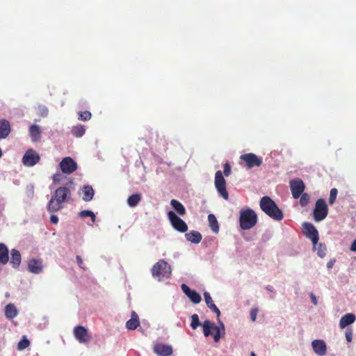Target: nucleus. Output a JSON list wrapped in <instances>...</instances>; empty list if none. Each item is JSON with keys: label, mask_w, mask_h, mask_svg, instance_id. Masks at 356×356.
<instances>
[{"label": "nucleus", "mask_w": 356, "mask_h": 356, "mask_svg": "<svg viewBox=\"0 0 356 356\" xmlns=\"http://www.w3.org/2000/svg\"><path fill=\"white\" fill-rule=\"evenodd\" d=\"M70 196L71 192L68 188L65 186L58 188L48 203V211L53 213L61 209L63 204L67 202Z\"/></svg>", "instance_id": "obj_1"}, {"label": "nucleus", "mask_w": 356, "mask_h": 356, "mask_svg": "<svg viewBox=\"0 0 356 356\" xmlns=\"http://www.w3.org/2000/svg\"><path fill=\"white\" fill-rule=\"evenodd\" d=\"M259 205L261 209L272 219L277 221L283 219L282 211L270 197L264 196L261 197Z\"/></svg>", "instance_id": "obj_2"}, {"label": "nucleus", "mask_w": 356, "mask_h": 356, "mask_svg": "<svg viewBox=\"0 0 356 356\" xmlns=\"http://www.w3.org/2000/svg\"><path fill=\"white\" fill-rule=\"evenodd\" d=\"M257 222V216L251 209L240 211L239 224L243 230L252 228Z\"/></svg>", "instance_id": "obj_3"}, {"label": "nucleus", "mask_w": 356, "mask_h": 356, "mask_svg": "<svg viewBox=\"0 0 356 356\" xmlns=\"http://www.w3.org/2000/svg\"><path fill=\"white\" fill-rule=\"evenodd\" d=\"M171 273L170 266L163 259L156 262L152 268V276L159 281L168 278Z\"/></svg>", "instance_id": "obj_4"}, {"label": "nucleus", "mask_w": 356, "mask_h": 356, "mask_svg": "<svg viewBox=\"0 0 356 356\" xmlns=\"http://www.w3.org/2000/svg\"><path fill=\"white\" fill-rule=\"evenodd\" d=\"M328 214V207L323 199H318L315 204L313 211L314 220L320 222L324 220Z\"/></svg>", "instance_id": "obj_5"}, {"label": "nucleus", "mask_w": 356, "mask_h": 356, "mask_svg": "<svg viewBox=\"0 0 356 356\" xmlns=\"http://www.w3.org/2000/svg\"><path fill=\"white\" fill-rule=\"evenodd\" d=\"M168 217L171 225L175 230L181 233H184L188 230L187 224L181 218L177 216L174 211H170L168 213Z\"/></svg>", "instance_id": "obj_6"}, {"label": "nucleus", "mask_w": 356, "mask_h": 356, "mask_svg": "<svg viewBox=\"0 0 356 356\" xmlns=\"http://www.w3.org/2000/svg\"><path fill=\"white\" fill-rule=\"evenodd\" d=\"M215 186L220 194L225 200H227L229 194L226 189V181L220 170H218L215 175Z\"/></svg>", "instance_id": "obj_7"}, {"label": "nucleus", "mask_w": 356, "mask_h": 356, "mask_svg": "<svg viewBox=\"0 0 356 356\" xmlns=\"http://www.w3.org/2000/svg\"><path fill=\"white\" fill-rule=\"evenodd\" d=\"M40 160L39 154L33 149H29L24 154L22 162L26 167H33Z\"/></svg>", "instance_id": "obj_8"}, {"label": "nucleus", "mask_w": 356, "mask_h": 356, "mask_svg": "<svg viewBox=\"0 0 356 356\" xmlns=\"http://www.w3.org/2000/svg\"><path fill=\"white\" fill-rule=\"evenodd\" d=\"M74 337L81 343H88L91 340V335L88 330L82 325L76 326L73 330Z\"/></svg>", "instance_id": "obj_9"}, {"label": "nucleus", "mask_w": 356, "mask_h": 356, "mask_svg": "<svg viewBox=\"0 0 356 356\" xmlns=\"http://www.w3.org/2000/svg\"><path fill=\"white\" fill-rule=\"evenodd\" d=\"M240 159L245 163L247 168L249 169L254 167H259L262 164V159L253 153L242 154L240 156Z\"/></svg>", "instance_id": "obj_10"}, {"label": "nucleus", "mask_w": 356, "mask_h": 356, "mask_svg": "<svg viewBox=\"0 0 356 356\" xmlns=\"http://www.w3.org/2000/svg\"><path fill=\"white\" fill-rule=\"evenodd\" d=\"M203 332L205 337H209L211 334V330L215 331L213 339L215 342H218L220 339V330L218 327L216 326L213 323L209 320H205L202 323Z\"/></svg>", "instance_id": "obj_11"}, {"label": "nucleus", "mask_w": 356, "mask_h": 356, "mask_svg": "<svg viewBox=\"0 0 356 356\" xmlns=\"http://www.w3.org/2000/svg\"><path fill=\"white\" fill-rule=\"evenodd\" d=\"M292 196L294 199L300 197L303 193L305 186L303 181L299 178L291 179L289 182Z\"/></svg>", "instance_id": "obj_12"}, {"label": "nucleus", "mask_w": 356, "mask_h": 356, "mask_svg": "<svg viewBox=\"0 0 356 356\" xmlns=\"http://www.w3.org/2000/svg\"><path fill=\"white\" fill-rule=\"evenodd\" d=\"M303 227L304 234L307 238L311 239L313 245L316 246V243H318L319 239L318 230L312 223L309 222H305L303 224Z\"/></svg>", "instance_id": "obj_13"}, {"label": "nucleus", "mask_w": 356, "mask_h": 356, "mask_svg": "<svg viewBox=\"0 0 356 356\" xmlns=\"http://www.w3.org/2000/svg\"><path fill=\"white\" fill-rule=\"evenodd\" d=\"M60 168L64 174H72L77 169L76 163L71 157H65L60 163Z\"/></svg>", "instance_id": "obj_14"}, {"label": "nucleus", "mask_w": 356, "mask_h": 356, "mask_svg": "<svg viewBox=\"0 0 356 356\" xmlns=\"http://www.w3.org/2000/svg\"><path fill=\"white\" fill-rule=\"evenodd\" d=\"M182 291L190 298V300L195 304H198L201 302L202 298L200 295L195 291L191 290L186 284H183L181 286Z\"/></svg>", "instance_id": "obj_15"}, {"label": "nucleus", "mask_w": 356, "mask_h": 356, "mask_svg": "<svg viewBox=\"0 0 356 356\" xmlns=\"http://www.w3.org/2000/svg\"><path fill=\"white\" fill-rule=\"evenodd\" d=\"M312 347L314 352L320 356H323L327 352V346L325 342L321 339H315L312 342Z\"/></svg>", "instance_id": "obj_16"}, {"label": "nucleus", "mask_w": 356, "mask_h": 356, "mask_svg": "<svg viewBox=\"0 0 356 356\" xmlns=\"http://www.w3.org/2000/svg\"><path fill=\"white\" fill-rule=\"evenodd\" d=\"M154 352L160 356H170L172 354L171 346L163 343H156L153 348Z\"/></svg>", "instance_id": "obj_17"}, {"label": "nucleus", "mask_w": 356, "mask_h": 356, "mask_svg": "<svg viewBox=\"0 0 356 356\" xmlns=\"http://www.w3.org/2000/svg\"><path fill=\"white\" fill-rule=\"evenodd\" d=\"M29 270L34 274H39L42 273L43 266L40 259H33L29 260L28 263Z\"/></svg>", "instance_id": "obj_18"}, {"label": "nucleus", "mask_w": 356, "mask_h": 356, "mask_svg": "<svg viewBox=\"0 0 356 356\" xmlns=\"http://www.w3.org/2000/svg\"><path fill=\"white\" fill-rule=\"evenodd\" d=\"M356 319V316L355 314L351 313H348L345 315H343L340 321H339V327L341 329H343L346 327L353 324Z\"/></svg>", "instance_id": "obj_19"}, {"label": "nucleus", "mask_w": 356, "mask_h": 356, "mask_svg": "<svg viewBox=\"0 0 356 356\" xmlns=\"http://www.w3.org/2000/svg\"><path fill=\"white\" fill-rule=\"evenodd\" d=\"M11 128L10 122L5 119L0 120V138H6L10 133Z\"/></svg>", "instance_id": "obj_20"}, {"label": "nucleus", "mask_w": 356, "mask_h": 356, "mask_svg": "<svg viewBox=\"0 0 356 356\" xmlns=\"http://www.w3.org/2000/svg\"><path fill=\"white\" fill-rule=\"evenodd\" d=\"M140 325L139 318L135 312H132L131 318L126 323V327L128 330H134Z\"/></svg>", "instance_id": "obj_21"}, {"label": "nucleus", "mask_w": 356, "mask_h": 356, "mask_svg": "<svg viewBox=\"0 0 356 356\" xmlns=\"http://www.w3.org/2000/svg\"><path fill=\"white\" fill-rule=\"evenodd\" d=\"M18 314V310L13 303H8L5 307V316L8 320H12Z\"/></svg>", "instance_id": "obj_22"}, {"label": "nucleus", "mask_w": 356, "mask_h": 356, "mask_svg": "<svg viewBox=\"0 0 356 356\" xmlns=\"http://www.w3.org/2000/svg\"><path fill=\"white\" fill-rule=\"evenodd\" d=\"M29 134L32 141L37 142L41 138V129L38 125L33 124L29 127Z\"/></svg>", "instance_id": "obj_23"}, {"label": "nucleus", "mask_w": 356, "mask_h": 356, "mask_svg": "<svg viewBox=\"0 0 356 356\" xmlns=\"http://www.w3.org/2000/svg\"><path fill=\"white\" fill-rule=\"evenodd\" d=\"M185 237L187 241L195 244L199 243L202 238L201 234L199 232L195 230L186 233L185 234Z\"/></svg>", "instance_id": "obj_24"}, {"label": "nucleus", "mask_w": 356, "mask_h": 356, "mask_svg": "<svg viewBox=\"0 0 356 356\" xmlns=\"http://www.w3.org/2000/svg\"><path fill=\"white\" fill-rule=\"evenodd\" d=\"M22 257L20 252L15 249L11 250L10 264L12 266L17 268L21 264Z\"/></svg>", "instance_id": "obj_25"}, {"label": "nucleus", "mask_w": 356, "mask_h": 356, "mask_svg": "<svg viewBox=\"0 0 356 356\" xmlns=\"http://www.w3.org/2000/svg\"><path fill=\"white\" fill-rule=\"evenodd\" d=\"M9 260L8 249L4 243H0V263L6 264Z\"/></svg>", "instance_id": "obj_26"}, {"label": "nucleus", "mask_w": 356, "mask_h": 356, "mask_svg": "<svg viewBox=\"0 0 356 356\" xmlns=\"http://www.w3.org/2000/svg\"><path fill=\"white\" fill-rule=\"evenodd\" d=\"M83 200L86 202L92 200L94 196V190L91 186H84L82 188Z\"/></svg>", "instance_id": "obj_27"}, {"label": "nucleus", "mask_w": 356, "mask_h": 356, "mask_svg": "<svg viewBox=\"0 0 356 356\" xmlns=\"http://www.w3.org/2000/svg\"><path fill=\"white\" fill-rule=\"evenodd\" d=\"M170 204L179 215L184 216L186 213L184 206L178 200H172L170 201Z\"/></svg>", "instance_id": "obj_28"}, {"label": "nucleus", "mask_w": 356, "mask_h": 356, "mask_svg": "<svg viewBox=\"0 0 356 356\" xmlns=\"http://www.w3.org/2000/svg\"><path fill=\"white\" fill-rule=\"evenodd\" d=\"M208 221L211 230L214 233L219 232V225L215 215L211 213L208 216Z\"/></svg>", "instance_id": "obj_29"}, {"label": "nucleus", "mask_w": 356, "mask_h": 356, "mask_svg": "<svg viewBox=\"0 0 356 356\" xmlns=\"http://www.w3.org/2000/svg\"><path fill=\"white\" fill-rule=\"evenodd\" d=\"M142 199V196L139 193H135L130 195L127 199V204L131 207H135L138 204Z\"/></svg>", "instance_id": "obj_30"}, {"label": "nucleus", "mask_w": 356, "mask_h": 356, "mask_svg": "<svg viewBox=\"0 0 356 356\" xmlns=\"http://www.w3.org/2000/svg\"><path fill=\"white\" fill-rule=\"evenodd\" d=\"M85 132L86 129L84 126L81 124H77L76 126H74L72 129V135L76 138L83 136Z\"/></svg>", "instance_id": "obj_31"}, {"label": "nucleus", "mask_w": 356, "mask_h": 356, "mask_svg": "<svg viewBox=\"0 0 356 356\" xmlns=\"http://www.w3.org/2000/svg\"><path fill=\"white\" fill-rule=\"evenodd\" d=\"M313 248L317 252V254L321 257L323 258L326 255V245L323 243H316V246L313 245Z\"/></svg>", "instance_id": "obj_32"}, {"label": "nucleus", "mask_w": 356, "mask_h": 356, "mask_svg": "<svg viewBox=\"0 0 356 356\" xmlns=\"http://www.w3.org/2000/svg\"><path fill=\"white\" fill-rule=\"evenodd\" d=\"M29 345L30 341L26 336H24L17 344V349L19 350H24L25 348H28Z\"/></svg>", "instance_id": "obj_33"}, {"label": "nucleus", "mask_w": 356, "mask_h": 356, "mask_svg": "<svg viewBox=\"0 0 356 356\" xmlns=\"http://www.w3.org/2000/svg\"><path fill=\"white\" fill-rule=\"evenodd\" d=\"M202 325L199 320V316L197 314H194L191 316V326L193 330H196L197 327Z\"/></svg>", "instance_id": "obj_34"}, {"label": "nucleus", "mask_w": 356, "mask_h": 356, "mask_svg": "<svg viewBox=\"0 0 356 356\" xmlns=\"http://www.w3.org/2000/svg\"><path fill=\"white\" fill-rule=\"evenodd\" d=\"M79 216L81 218L90 217L92 222H95L96 218L95 213L89 210H84L81 211L79 213Z\"/></svg>", "instance_id": "obj_35"}, {"label": "nucleus", "mask_w": 356, "mask_h": 356, "mask_svg": "<svg viewBox=\"0 0 356 356\" xmlns=\"http://www.w3.org/2000/svg\"><path fill=\"white\" fill-rule=\"evenodd\" d=\"M309 202V196L307 193H302L300 196V204L301 207H306Z\"/></svg>", "instance_id": "obj_36"}, {"label": "nucleus", "mask_w": 356, "mask_h": 356, "mask_svg": "<svg viewBox=\"0 0 356 356\" xmlns=\"http://www.w3.org/2000/svg\"><path fill=\"white\" fill-rule=\"evenodd\" d=\"M337 193H338V191L337 188H333L330 190V197H329V200H328L330 204H334V202L336 200Z\"/></svg>", "instance_id": "obj_37"}, {"label": "nucleus", "mask_w": 356, "mask_h": 356, "mask_svg": "<svg viewBox=\"0 0 356 356\" xmlns=\"http://www.w3.org/2000/svg\"><path fill=\"white\" fill-rule=\"evenodd\" d=\"M91 117H92L91 113L88 111H86L81 112L79 113V120H82V121H88L91 118Z\"/></svg>", "instance_id": "obj_38"}, {"label": "nucleus", "mask_w": 356, "mask_h": 356, "mask_svg": "<svg viewBox=\"0 0 356 356\" xmlns=\"http://www.w3.org/2000/svg\"><path fill=\"white\" fill-rule=\"evenodd\" d=\"M209 308H210L214 313L216 314V316L218 318V321H219L220 324L221 325L222 330H225L224 325L222 322H220V321L219 319V316L220 315V311L219 310V309L216 307V305L215 304L209 305Z\"/></svg>", "instance_id": "obj_39"}, {"label": "nucleus", "mask_w": 356, "mask_h": 356, "mask_svg": "<svg viewBox=\"0 0 356 356\" xmlns=\"http://www.w3.org/2000/svg\"><path fill=\"white\" fill-rule=\"evenodd\" d=\"M204 297L205 302H206V304H207L208 307L211 305H214V303L213 302V300H212V298L211 297V296H210L209 292H204Z\"/></svg>", "instance_id": "obj_40"}, {"label": "nucleus", "mask_w": 356, "mask_h": 356, "mask_svg": "<svg viewBox=\"0 0 356 356\" xmlns=\"http://www.w3.org/2000/svg\"><path fill=\"white\" fill-rule=\"evenodd\" d=\"M224 168V175L225 176H229L231 174V166L228 163H225L223 165Z\"/></svg>", "instance_id": "obj_41"}, {"label": "nucleus", "mask_w": 356, "mask_h": 356, "mask_svg": "<svg viewBox=\"0 0 356 356\" xmlns=\"http://www.w3.org/2000/svg\"><path fill=\"white\" fill-rule=\"evenodd\" d=\"M346 338L348 342L352 341L353 339V330L348 328L346 331Z\"/></svg>", "instance_id": "obj_42"}, {"label": "nucleus", "mask_w": 356, "mask_h": 356, "mask_svg": "<svg viewBox=\"0 0 356 356\" xmlns=\"http://www.w3.org/2000/svg\"><path fill=\"white\" fill-rule=\"evenodd\" d=\"M258 313V309L257 308H253L250 311V318L252 321L256 320V317Z\"/></svg>", "instance_id": "obj_43"}, {"label": "nucleus", "mask_w": 356, "mask_h": 356, "mask_svg": "<svg viewBox=\"0 0 356 356\" xmlns=\"http://www.w3.org/2000/svg\"><path fill=\"white\" fill-rule=\"evenodd\" d=\"M52 179L54 184L59 183L61 180V175L59 173L54 174L52 177Z\"/></svg>", "instance_id": "obj_44"}, {"label": "nucleus", "mask_w": 356, "mask_h": 356, "mask_svg": "<svg viewBox=\"0 0 356 356\" xmlns=\"http://www.w3.org/2000/svg\"><path fill=\"white\" fill-rule=\"evenodd\" d=\"M41 115L47 116L48 114V109L45 106H40Z\"/></svg>", "instance_id": "obj_45"}, {"label": "nucleus", "mask_w": 356, "mask_h": 356, "mask_svg": "<svg viewBox=\"0 0 356 356\" xmlns=\"http://www.w3.org/2000/svg\"><path fill=\"white\" fill-rule=\"evenodd\" d=\"M76 258L77 264L79 266V267L83 269H85V268L82 266L83 262V259L81 257V256L77 255Z\"/></svg>", "instance_id": "obj_46"}, {"label": "nucleus", "mask_w": 356, "mask_h": 356, "mask_svg": "<svg viewBox=\"0 0 356 356\" xmlns=\"http://www.w3.org/2000/svg\"><path fill=\"white\" fill-rule=\"evenodd\" d=\"M50 221L53 224H57L58 222V218L56 215H51L50 217Z\"/></svg>", "instance_id": "obj_47"}, {"label": "nucleus", "mask_w": 356, "mask_h": 356, "mask_svg": "<svg viewBox=\"0 0 356 356\" xmlns=\"http://www.w3.org/2000/svg\"><path fill=\"white\" fill-rule=\"evenodd\" d=\"M310 298L312 299V302L314 305H316L317 303H318V301H317V298L315 296V295L314 293H311L310 294Z\"/></svg>", "instance_id": "obj_48"}, {"label": "nucleus", "mask_w": 356, "mask_h": 356, "mask_svg": "<svg viewBox=\"0 0 356 356\" xmlns=\"http://www.w3.org/2000/svg\"><path fill=\"white\" fill-rule=\"evenodd\" d=\"M350 250L353 252H356V239L353 242Z\"/></svg>", "instance_id": "obj_49"}, {"label": "nucleus", "mask_w": 356, "mask_h": 356, "mask_svg": "<svg viewBox=\"0 0 356 356\" xmlns=\"http://www.w3.org/2000/svg\"><path fill=\"white\" fill-rule=\"evenodd\" d=\"M334 262H335L334 259V260H330V261H328L327 263V268H332L333 267V266H334Z\"/></svg>", "instance_id": "obj_50"}, {"label": "nucleus", "mask_w": 356, "mask_h": 356, "mask_svg": "<svg viewBox=\"0 0 356 356\" xmlns=\"http://www.w3.org/2000/svg\"><path fill=\"white\" fill-rule=\"evenodd\" d=\"M266 289H267V290H268V291H273V287L272 286H270V285H269V286H268L266 287Z\"/></svg>", "instance_id": "obj_51"}, {"label": "nucleus", "mask_w": 356, "mask_h": 356, "mask_svg": "<svg viewBox=\"0 0 356 356\" xmlns=\"http://www.w3.org/2000/svg\"><path fill=\"white\" fill-rule=\"evenodd\" d=\"M250 356H256V354L254 352H251Z\"/></svg>", "instance_id": "obj_52"}, {"label": "nucleus", "mask_w": 356, "mask_h": 356, "mask_svg": "<svg viewBox=\"0 0 356 356\" xmlns=\"http://www.w3.org/2000/svg\"><path fill=\"white\" fill-rule=\"evenodd\" d=\"M5 296H6V298H9L10 297L9 293H6Z\"/></svg>", "instance_id": "obj_53"}]
</instances>
